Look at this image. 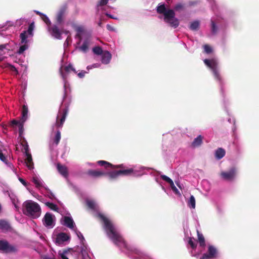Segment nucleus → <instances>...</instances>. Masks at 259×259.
<instances>
[{
  "label": "nucleus",
  "mask_w": 259,
  "mask_h": 259,
  "mask_svg": "<svg viewBox=\"0 0 259 259\" xmlns=\"http://www.w3.org/2000/svg\"><path fill=\"white\" fill-rule=\"evenodd\" d=\"M204 52L207 54H209L212 52V49L211 48L207 45H205L204 46Z\"/></svg>",
  "instance_id": "43"
},
{
  "label": "nucleus",
  "mask_w": 259,
  "mask_h": 259,
  "mask_svg": "<svg viewBox=\"0 0 259 259\" xmlns=\"http://www.w3.org/2000/svg\"><path fill=\"white\" fill-rule=\"evenodd\" d=\"M63 224L70 229H73L74 228V223L71 218L65 216L64 218V223Z\"/></svg>",
  "instance_id": "21"
},
{
  "label": "nucleus",
  "mask_w": 259,
  "mask_h": 259,
  "mask_svg": "<svg viewBox=\"0 0 259 259\" xmlns=\"http://www.w3.org/2000/svg\"><path fill=\"white\" fill-rule=\"evenodd\" d=\"M114 246L134 259H152L136 247L128 245L118 230L114 228Z\"/></svg>",
  "instance_id": "1"
},
{
  "label": "nucleus",
  "mask_w": 259,
  "mask_h": 259,
  "mask_svg": "<svg viewBox=\"0 0 259 259\" xmlns=\"http://www.w3.org/2000/svg\"><path fill=\"white\" fill-rule=\"evenodd\" d=\"M58 25L57 24L53 25L49 28V30L53 37L60 39L63 32V29H60Z\"/></svg>",
  "instance_id": "14"
},
{
  "label": "nucleus",
  "mask_w": 259,
  "mask_h": 259,
  "mask_svg": "<svg viewBox=\"0 0 259 259\" xmlns=\"http://www.w3.org/2000/svg\"><path fill=\"white\" fill-rule=\"evenodd\" d=\"M109 174L111 178L113 177V172H110Z\"/></svg>",
  "instance_id": "63"
},
{
  "label": "nucleus",
  "mask_w": 259,
  "mask_h": 259,
  "mask_svg": "<svg viewBox=\"0 0 259 259\" xmlns=\"http://www.w3.org/2000/svg\"><path fill=\"white\" fill-rule=\"evenodd\" d=\"M28 109L27 105L24 104L22 106V113H21V121H22V122H25V121L27 119L28 117Z\"/></svg>",
  "instance_id": "23"
},
{
  "label": "nucleus",
  "mask_w": 259,
  "mask_h": 259,
  "mask_svg": "<svg viewBox=\"0 0 259 259\" xmlns=\"http://www.w3.org/2000/svg\"><path fill=\"white\" fill-rule=\"evenodd\" d=\"M6 45H0V50H3L4 49L6 48Z\"/></svg>",
  "instance_id": "55"
},
{
  "label": "nucleus",
  "mask_w": 259,
  "mask_h": 259,
  "mask_svg": "<svg viewBox=\"0 0 259 259\" xmlns=\"http://www.w3.org/2000/svg\"><path fill=\"white\" fill-rule=\"evenodd\" d=\"M107 28L108 30H111V31L113 30V27H112V26H111L110 25H109V24H108V25H107Z\"/></svg>",
  "instance_id": "54"
},
{
  "label": "nucleus",
  "mask_w": 259,
  "mask_h": 259,
  "mask_svg": "<svg viewBox=\"0 0 259 259\" xmlns=\"http://www.w3.org/2000/svg\"><path fill=\"white\" fill-rule=\"evenodd\" d=\"M77 236L78 237V238L80 240H81L82 241L84 240V238L82 234L80 232H78V233H77Z\"/></svg>",
  "instance_id": "51"
},
{
  "label": "nucleus",
  "mask_w": 259,
  "mask_h": 259,
  "mask_svg": "<svg viewBox=\"0 0 259 259\" xmlns=\"http://www.w3.org/2000/svg\"><path fill=\"white\" fill-rule=\"evenodd\" d=\"M208 183V182L207 181H203L202 182V184L204 185V184H207Z\"/></svg>",
  "instance_id": "62"
},
{
  "label": "nucleus",
  "mask_w": 259,
  "mask_h": 259,
  "mask_svg": "<svg viewBox=\"0 0 259 259\" xmlns=\"http://www.w3.org/2000/svg\"><path fill=\"white\" fill-rule=\"evenodd\" d=\"M57 169L60 174L64 177H67L68 176V170L66 166L58 163L57 164Z\"/></svg>",
  "instance_id": "24"
},
{
  "label": "nucleus",
  "mask_w": 259,
  "mask_h": 259,
  "mask_svg": "<svg viewBox=\"0 0 259 259\" xmlns=\"http://www.w3.org/2000/svg\"><path fill=\"white\" fill-rule=\"evenodd\" d=\"M203 61L205 65L211 70L215 79L221 83L222 79L220 74V68L218 60L216 58L206 59Z\"/></svg>",
  "instance_id": "5"
},
{
  "label": "nucleus",
  "mask_w": 259,
  "mask_h": 259,
  "mask_svg": "<svg viewBox=\"0 0 259 259\" xmlns=\"http://www.w3.org/2000/svg\"><path fill=\"white\" fill-rule=\"evenodd\" d=\"M202 143V137L201 135H199L196 138L194 139L192 142V145L194 147H196L200 146Z\"/></svg>",
  "instance_id": "26"
},
{
  "label": "nucleus",
  "mask_w": 259,
  "mask_h": 259,
  "mask_svg": "<svg viewBox=\"0 0 259 259\" xmlns=\"http://www.w3.org/2000/svg\"><path fill=\"white\" fill-rule=\"evenodd\" d=\"M8 67L11 71L13 72H15L16 74H18V71L14 66L11 64H8Z\"/></svg>",
  "instance_id": "49"
},
{
  "label": "nucleus",
  "mask_w": 259,
  "mask_h": 259,
  "mask_svg": "<svg viewBox=\"0 0 259 259\" xmlns=\"http://www.w3.org/2000/svg\"><path fill=\"white\" fill-rule=\"evenodd\" d=\"M106 15L107 16H108L109 18H111V19H113V16L110 15V14H107Z\"/></svg>",
  "instance_id": "61"
},
{
  "label": "nucleus",
  "mask_w": 259,
  "mask_h": 259,
  "mask_svg": "<svg viewBox=\"0 0 259 259\" xmlns=\"http://www.w3.org/2000/svg\"><path fill=\"white\" fill-rule=\"evenodd\" d=\"M68 113V109L64 108L60 110L57 117L56 126L57 127H62L66 119Z\"/></svg>",
  "instance_id": "10"
},
{
  "label": "nucleus",
  "mask_w": 259,
  "mask_h": 259,
  "mask_svg": "<svg viewBox=\"0 0 259 259\" xmlns=\"http://www.w3.org/2000/svg\"><path fill=\"white\" fill-rule=\"evenodd\" d=\"M24 122H22V121H21V123L19 124V125L18 126L19 127V132L20 135H22L23 132V124Z\"/></svg>",
  "instance_id": "46"
},
{
  "label": "nucleus",
  "mask_w": 259,
  "mask_h": 259,
  "mask_svg": "<svg viewBox=\"0 0 259 259\" xmlns=\"http://www.w3.org/2000/svg\"><path fill=\"white\" fill-rule=\"evenodd\" d=\"M197 233H198V240H199L200 245L202 247H204L205 244L204 237L202 235V234H200L198 232H197Z\"/></svg>",
  "instance_id": "35"
},
{
  "label": "nucleus",
  "mask_w": 259,
  "mask_h": 259,
  "mask_svg": "<svg viewBox=\"0 0 259 259\" xmlns=\"http://www.w3.org/2000/svg\"><path fill=\"white\" fill-rule=\"evenodd\" d=\"M70 239V236L65 233H60L57 234L55 242L58 245L63 243Z\"/></svg>",
  "instance_id": "17"
},
{
  "label": "nucleus",
  "mask_w": 259,
  "mask_h": 259,
  "mask_svg": "<svg viewBox=\"0 0 259 259\" xmlns=\"http://www.w3.org/2000/svg\"><path fill=\"white\" fill-rule=\"evenodd\" d=\"M19 180L24 186H26L27 185V183L22 178H19Z\"/></svg>",
  "instance_id": "52"
},
{
  "label": "nucleus",
  "mask_w": 259,
  "mask_h": 259,
  "mask_svg": "<svg viewBox=\"0 0 259 259\" xmlns=\"http://www.w3.org/2000/svg\"><path fill=\"white\" fill-rule=\"evenodd\" d=\"M200 25L199 21L195 20L192 22L190 25V29L192 30H197Z\"/></svg>",
  "instance_id": "30"
},
{
  "label": "nucleus",
  "mask_w": 259,
  "mask_h": 259,
  "mask_svg": "<svg viewBox=\"0 0 259 259\" xmlns=\"http://www.w3.org/2000/svg\"><path fill=\"white\" fill-rule=\"evenodd\" d=\"M89 42L88 40H85L83 44L81 46H80L78 49L80 51H82L83 53H87L89 49Z\"/></svg>",
  "instance_id": "28"
},
{
  "label": "nucleus",
  "mask_w": 259,
  "mask_h": 259,
  "mask_svg": "<svg viewBox=\"0 0 259 259\" xmlns=\"http://www.w3.org/2000/svg\"><path fill=\"white\" fill-rule=\"evenodd\" d=\"M64 88H65V90H64V97H63V99L64 100V99L66 98V85H64Z\"/></svg>",
  "instance_id": "59"
},
{
  "label": "nucleus",
  "mask_w": 259,
  "mask_h": 259,
  "mask_svg": "<svg viewBox=\"0 0 259 259\" xmlns=\"http://www.w3.org/2000/svg\"><path fill=\"white\" fill-rule=\"evenodd\" d=\"M70 70L73 71L74 73L77 72L75 68L73 67L72 65L71 64H69L68 65L65 67V70L66 72H69Z\"/></svg>",
  "instance_id": "40"
},
{
  "label": "nucleus",
  "mask_w": 259,
  "mask_h": 259,
  "mask_svg": "<svg viewBox=\"0 0 259 259\" xmlns=\"http://www.w3.org/2000/svg\"><path fill=\"white\" fill-rule=\"evenodd\" d=\"M46 205L47 206H48L51 209L54 211H58V207L57 205L54 204L53 203L48 202L46 203Z\"/></svg>",
  "instance_id": "36"
},
{
  "label": "nucleus",
  "mask_w": 259,
  "mask_h": 259,
  "mask_svg": "<svg viewBox=\"0 0 259 259\" xmlns=\"http://www.w3.org/2000/svg\"><path fill=\"white\" fill-rule=\"evenodd\" d=\"M35 12L36 13V14L39 15L41 17L42 16V15H44V14L41 13V12H40L39 11H35Z\"/></svg>",
  "instance_id": "58"
},
{
  "label": "nucleus",
  "mask_w": 259,
  "mask_h": 259,
  "mask_svg": "<svg viewBox=\"0 0 259 259\" xmlns=\"http://www.w3.org/2000/svg\"><path fill=\"white\" fill-rule=\"evenodd\" d=\"M184 8V5L182 4H178L175 7V10L176 11H180Z\"/></svg>",
  "instance_id": "44"
},
{
  "label": "nucleus",
  "mask_w": 259,
  "mask_h": 259,
  "mask_svg": "<svg viewBox=\"0 0 259 259\" xmlns=\"http://www.w3.org/2000/svg\"><path fill=\"white\" fill-rule=\"evenodd\" d=\"M34 28V22H32L29 25L28 30L26 31H23L20 34V38L21 39V42L24 44L23 45L20 46L19 49L17 51V53L19 54H22L23 52L28 48V46L27 44L28 42L27 38L29 37H32L33 35V30Z\"/></svg>",
  "instance_id": "4"
},
{
  "label": "nucleus",
  "mask_w": 259,
  "mask_h": 259,
  "mask_svg": "<svg viewBox=\"0 0 259 259\" xmlns=\"http://www.w3.org/2000/svg\"><path fill=\"white\" fill-rule=\"evenodd\" d=\"M93 52L95 54H96L98 55H102L104 53L102 48L99 46H97V47L93 48Z\"/></svg>",
  "instance_id": "33"
},
{
  "label": "nucleus",
  "mask_w": 259,
  "mask_h": 259,
  "mask_svg": "<svg viewBox=\"0 0 259 259\" xmlns=\"http://www.w3.org/2000/svg\"><path fill=\"white\" fill-rule=\"evenodd\" d=\"M117 165H114V178L119 176H133L135 177L141 176L143 175L146 174V170H149L150 168L144 166H135L126 169L117 170L115 168L117 167Z\"/></svg>",
  "instance_id": "3"
},
{
  "label": "nucleus",
  "mask_w": 259,
  "mask_h": 259,
  "mask_svg": "<svg viewBox=\"0 0 259 259\" xmlns=\"http://www.w3.org/2000/svg\"><path fill=\"white\" fill-rule=\"evenodd\" d=\"M217 249L212 245H209L207 252L204 253L200 259H212L217 256Z\"/></svg>",
  "instance_id": "13"
},
{
  "label": "nucleus",
  "mask_w": 259,
  "mask_h": 259,
  "mask_svg": "<svg viewBox=\"0 0 259 259\" xmlns=\"http://www.w3.org/2000/svg\"><path fill=\"white\" fill-rule=\"evenodd\" d=\"M188 244L191 246L193 249H194L196 247V241L192 238H189Z\"/></svg>",
  "instance_id": "38"
},
{
  "label": "nucleus",
  "mask_w": 259,
  "mask_h": 259,
  "mask_svg": "<svg viewBox=\"0 0 259 259\" xmlns=\"http://www.w3.org/2000/svg\"><path fill=\"white\" fill-rule=\"evenodd\" d=\"M12 229L11 225L8 222L3 220H0V230L2 231L7 232L11 231Z\"/></svg>",
  "instance_id": "18"
},
{
  "label": "nucleus",
  "mask_w": 259,
  "mask_h": 259,
  "mask_svg": "<svg viewBox=\"0 0 259 259\" xmlns=\"http://www.w3.org/2000/svg\"><path fill=\"white\" fill-rule=\"evenodd\" d=\"M22 211L23 213L30 218L35 219L38 218L41 213L40 205L32 200H26L23 203Z\"/></svg>",
  "instance_id": "2"
},
{
  "label": "nucleus",
  "mask_w": 259,
  "mask_h": 259,
  "mask_svg": "<svg viewBox=\"0 0 259 259\" xmlns=\"http://www.w3.org/2000/svg\"><path fill=\"white\" fill-rule=\"evenodd\" d=\"M97 163L101 166H104L107 169H111L113 167V165L111 163L106 161L99 160L97 161Z\"/></svg>",
  "instance_id": "27"
},
{
  "label": "nucleus",
  "mask_w": 259,
  "mask_h": 259,
  "mask_svg": "<svg viewBox=\"0 0 259 259\" xmlns=\"http://www.w3.org/2000/svg\"><path fill=\"white\" fill-rule=\"evenodd\" d=\"M17 251V247L10 244L7 240H0V252L3 253H15Z\"/></svg>",
  "instance_id": "8"
},
{
  "label": "nucleus",
  "mask_w": 259,
  "mask_h": 259,
  "mask_svg": "<svg viewBox=\"0 0 259 259\" xmlns=\"http://www.w3.org/2000/svg\"><path fill=\"white\" fill-rule=\"evenodd\" d=\"M75 30L77 33H82L84 31V28L82 26H78L76 27Z\"/></svg>",
  "instance_id": "48"
},
{
  "label": "nucleus",
  "mask_w": 259,
  "mask_h": 259,
  "mask_svg": "<svg viewBox=\"0 0 259 259\" xmlns=\"http://www.w3.org/2000/svg\"><path fill=\"white\" fill-rule=\"evenodd\" d=\"M61 139V132L59 131H57L55 138L54 139V142L56 145H58Z\"/></svg>",
  "instance_id": "34"
},
{
  "label": "nucleus",
  "mask_w": 259,
  "mask_h": 259,
  "mask_svg": "<svg viewBox=\"0 0 259 259\" xmlns=\"http://www.w3.org/2000/svg\"><path fill=\"white\" fill-rule=\"evenodd\" d=\"M67 9V6L64 5L60 8L57 13L56 16V22L57 25L61 26L63 24Z\"/></svg>",
  "instance_id": "11"
},
{
  "label": "nucleus",
  "mask_w": 259,
  "mask_h": 259,
  "mask_svg": "<svg viewBox=\"0 0 259 259\" xmlns=\"http://www.w3.org/2000/svg\"><path fill=\"white\" fill-rule=\"evenodd\" d=\"M237 174V168L235 167H232L228 170L221 172V176L224 180L232 181L236 178Z\"/></svg>",
  "instance_id": "9"
},
{
  "label": "nucleus",
  "mask_w": 259,
  "mask_h": 259,
  "mask_svg": "<svg viewBox=\"0 0 259 259\" xmlns=\"http://www.w3.org/2000/svg\"><path fill=\"white\" fill-rule=\"evenodd\" d=\"M0 159L4 162L7 163V159L5 155L3 154L2 150L0 149Z\"/></svg>",
  "instance_id": "42"
},
{
  "label": "nucleus",
  "mask_w": 259,
  "mask_h": 259,
  "mask_svg": "<svg viewBox=\"0 0 259 259\" xmlns=\"http://www.w3.org/2000/svg\"><path fill=\"white\" fill-rule=\"evenodd\" d=\"M86 203L88 208L92 210L95 209L96 204L94 201L88 200Z\"/></svg>",
  "instance_id": "37"
},
{
  "label": "nucleus",
  "mask_w": 259,
  "mask_h": 259,
  "mask_svg": "<svg viewBox=\"0 0 259 259\" xmlns=\"http://www.w3.org/2000/svg\"><path fill=\"white\" fill-rule=\"evenodd\" d=\"M44 259H55V258H50V257H46L44 258Z\"/></svg>",
  "instance_id": "64"
},
{
  "label": "nucleus",
  "mask_w": 259,
  "mask_h": 259,
  "mask_svg": "<svg viewBox=\"0 0 259 259\" xmlns=\"http://www.w3.org/2000/svg\"><path fill=\"white\" fill-rule=\"evenodd\" d=\"M164 16V21L168 23L171 27L177 28L179 25V20L175 17V13L172 10H168L165 12Z\"/></svg>",
  "instance_id": "7"
},
{
  "label": "nucleus",
  "mask_w": 259,
  "mask_h": 259,
  "mask_svg": "<svg viewBox=\"0 0 259 259\" xmlns=\"http://www.w3.org/2000/svg\"><path fill=\"white\" fill-rule=\"evenodd\" d=\"M168 10V9H166L164 4L160 5L157 7V12L159 14H163V15Z\"/></svg>",
  "instance_id": "31"
},
{
  "label": "nucleus",
  "mask_w": 259,
  "mask_h": 259,
  "mask_svg": "<svg viewBox=\"0 0 259 259\" xmlns=\"http://www.w3.org/2000/svg\"><path fill=\"white\" fill-rule=\"evenodd\" d=\"M43 21L48 25H50L51 24V22L49 18L45 14L42 15L41 17Z\"/></svg>",
  "instance_id": "39"
},
{
  "label": "nucleus",
  "mask_w": 259,
  "mask_h": 259,
  "mask_svg": "<svg viewBox=\"0 0 259 259\" xmlns=\"http://www.w3.org/2000/svg\"><path fill=\"white\" fill-rule=\"evenodd\" d=\"M24 149L25 150V153L26 155L27 153H29L28 152V146L27 145L25 147Z\"/></svg>",
  "instance_id": "57"
},
{
  "label": "nucleus",
  "mask_w": 259,
  "mask_h": 259,
  "mask_svg": "<svg viewBox=\"0 0 259 259\" xmlns=\"http://www.w3.org/2000/svg\"><path fill=\"white\" fill-rule=\"evenodd\" d=\"M68 252L67 250H64L63 252H59V254L61 257L62 259H69L66 255V253Z\"/></svg>",
  "instance_id": "45"
},
{
  "label": "nucleus",
  "mask_w": 259,
  "mask_h": 259,
  "mask_svg": "<svg viewBox=\"0 0 259 259\" xmlns=\"http://www.w3.org/2000/svg\"><path fill=\"white\" fill-rule=\"evenodd\" d=\"M32 182L37 188H40L42 186V183L37 177H33Z\"/></svg>",
  "instance_id": "32"
},
{
  "label": "nucleus",
  "mask_w": 259,
  "mask_h": 259,
  "mask_svg": "<svg viewBox=\"0 0 259 259\" xmlns=\"http://www.w3.org/2000/svg\"><path fill=\"white\" fill-rule=\"evenodd\" d=\"M71 40V37L70 36H68L66 41H65V42L66 43H68L69 41Z\"/></svg>",
  "instance_id": "60"
},
{
  "label": "nucleus",
  "mask_w": 259,
  "mask_h": 259,
  "mask_svg": "<svg viewBox=\"0 0 259 259\" xmlns=\"http://www.w3.org/2000/svg\"><path fill=\"white\" fill-rule=\"evenodd\" d=\"M97 217L103 223V228L107 235L111 240H113V225L111 221L101 213H99Z\"/></svg>",
  "instance_id": "6"
},
{
  "label": "nucleus",
  "mask_w": 259,
  "mask_h": 259,
  "mask_svg": "<svg viewBox=\"0 0 259 259\" xmlns=\"http://www.w3.org/2000/svg\"><path fill=\"white\" fill-rule=\"evenodd\" d=\"M75 38H78L80 40L81 39V36L80 33H77V34L75 35Z\"/></svg>",
  "instance_id": "53"
},
{
  "label": "nucleus",
  "mask_w": 259,
  "mask_h": 259,
  "mask_svg": "<svg viewBox=\"0 0 259 259\" xmlns=\"http://www.w3.org/2000/svg\"><path fill=\"white\" fill-rule=\"evenodd\" d=\"M161 178L163 180L165 181V182H166L167 183H168L169 184L171 190L176 195H177L179 196H181V194L180 192L175 186V185L174 183V182L172 181V180L171 179H170L169 177H168L167 176H166L165 175H161Z\"/></svg>",
  "instance_id": "16"
},
{
  "label": "nucleus",
  "mask_w": 259,
  "mask_h": 259,
  "mask_svg": "<svg viewBox=\"0 0 259 259\" xmlns=\"http://www.w3.org/2000/svg\"><path fill=\"white\" fill-rule=\"evenodd\" d=\"M108 2V0H100L99 3L97 4V7L103 6L106 5Z\"/></svg>",
  "instance_id": "47"
},
{
  "label": "nucleus",
  "mask_w": 259,
  "mask_h": 259,
  "mask_svg": "<svg viewBox=\"0 0 259 259\" xmlns=\"http://www.w3.org/2000/svg\"><path fill=\"white\" fill-rule=\"evenodd\" d=\"M106 172L101 170L90 169L87 171V174L94 178L100 177L106 174Z\"/></svg>",
  "instance_id": "19"
},
{
  "label": "nucleus",
  "mask_w": 259,
  "mask_h": 259,
  "mask_svg": "<svg viewBox=\"0 0 259 259\" xmlns=\"http://www.w3.org/2000/svg\"><path fill=\"white\" fill-rule=\"evenodd\" d=\"M111 57L112 55L108 51H104L102 54V62L105 64L109 63L111 59Z\"/></svg>",
  "instance_id": "20"
},
{
  "label": "nucleus",
  "mask_w": 259,
  "mask_h": 259,
  "mask_svg": "<svg viewBox=\"0 0 259 259\" xmlns=\"http://www.w3.org/2000/svg\"><path fill=\"white\" fill-rule=\"evenodd\" d=\"M26 156V158L25 160V162L26 164V166L29 169H31L33 168V163L32 161V158L31 155L29 153H27Z\"/></svg>",
  "instance_id": "22"
},
{
  "label": "nucleus",
  "mask_w": 259,
  "mask_h": 259,
  "mask_svg": "<svg viewBox=\"0 0 259 259\" xmlns=\"http://www.w3.org/2000/svg\"><path fill=\"white\" fill-rule=\"evenodd\" d=\"M86 71H81V72H79L77 74L79 78H83L85 76V74L86 73Z\"/></svg>",
  "instance_id": "50"
},
{
  "label": "nucleus",
  "mask_w": 259,
  "mask_h": 259,
  "mask_svg": "<svg viewBox=\"0 0 259 259\" xmlns=\"http://www.w3.org/2000/svg\"><path fill=\"white\" fill-rule=\"evenodd\" d=\"M225 151L223 148H220L215 152V157L218 160L222 159L225 155Z\"/></svg>",
  "instance_id": "25"
},
{
  "label": "nucleus",
  "mask_w": 259,
  "mask_h": 259,
  "mask_svg": "<svg viewBox=\"0 0 259 259\" xmlns=\"http://www.w3.org/2000/svg\"><path fill=\"white\" fill-rule=\"evenodd\" d=\"M221 20L220 18L213 17L211 19V32L215 34L218 30V26H221Z\"/></svg>",
  "instance_id": "15"
},
{
  "label": "nucleus",
  "mask_w": 259,
  "mask_h": 259,
  "mask_svg": "<svg viewBox=\"0 0 259 259\" xmlns=\"http://www.w3.org/2000/svg\"><path fill=\"white\" fill-rule=\"evenodd\" d=\"M207 1H208L211 4L212 9H214L213 8V4H214V0H207ZM213 10L214 11V9H213Z\"/></svg>",
  "instance_id": "56"
},
{
  "label": "nucleus",
  "mask_w": 259,
  "mask_h": 259,
  "mask_svg": "<svg viewBox=\"0 0 259 259\" xmlns=\"http://www.w3.org/2000/svg\"><path fill=\"white\" fill-rule=\"evenodd\" d=\"M53 217V214L50 212H47L45 214L42 219V223L45 227L52 228L54 226L55 223Z\"/></svg>",
  "instance_id": "12"
},
{
  "label": "nucleus",
  "mask_w": 259,
  "mask_h": 259,
  "mask_svg": "<svg viewBox=\"0 0 259 259\" xmlns=\"http://www.w3.org/2000/svg\"><path fill=\"white\" fill-rule=\"evenodd\" d=\"M188 206L192 209L195 208V199L193 195H191L188 201Z\"/></svg>",
  "instance_id": "29"
},
{
  "label": "nucleus",
  "mask_w": 259,
  "mask_h": 259,
  "mask_svg": "<svg viewBox=\"0 0 259 259\" xmlns=\"http://www.w3.org/2000/svg\"><path fill=\"white\" fill-rule=\"evenodd\" d=\"M21 122L16 120V119H13L10 123V126L12 127H14L15 125H19V124H20Z\"/></svg>",
  "instance_id": "41"
}]
</instances>
